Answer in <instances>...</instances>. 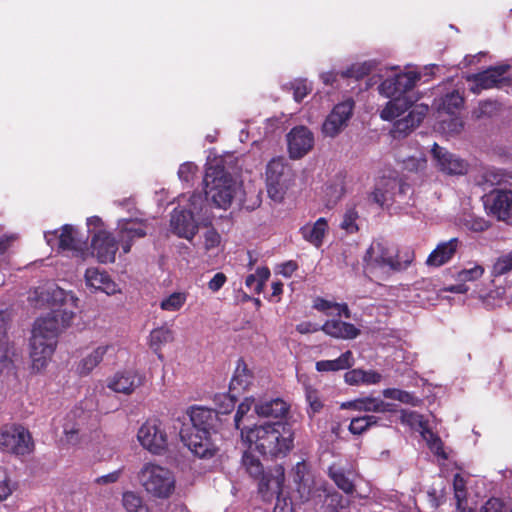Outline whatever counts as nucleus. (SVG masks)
Instances as JSON below:
<instances>
[{"label":"nucleus","mask_w":512,"mask_h":512,"mask_svg":"<svg viewBox=\"0 0 512 512\" xmlns=\"http://www.w3.org/2000/svg\"><path fill=\"white\" fill-rule=\"evenodd\" d=\"M53 301L60 302V307L51 314L36 320L30 339V357L33 370H43L57 344L61 329L70 326L78 312V298L72 292L55 288L52 291Z\"/></svg>","instance_id":"obj_1"},{"label":"nucleus","mask_w":512,"mask_h":512,"mask_svg":"<svg viewBox=\"0 0 512 512\" xmlns=\"http://www.w3.org/2000/svg\"><path fill=\"white\" fill-rule=\"evenodd\" d=\"M241 437L263 455L285 456L293 448L294 433L281 421L241 429Z\"/></svg>","instance_id":"obj_2"},{"label":"nucleus","mask_w":512,"mask_h":512,"mask_svg":"<svg viewBox=\"0 0 512 512\" xmlns=\"http://www.w3.org/2000/svg\"><path fill=\"white\" fill-rule=\"evenodd\" d=\"M205 195L220 209L227 210L236 202L242 204L244 191L238 182L221 164H209L203 179Z\"/></svg>","instance_id":"obj_3"},{"label":"nucleus","mask_w":512,"mask_h":512,"mask_svg":"<svg viewBox=\"0 0 512 512\" xmlns=\"http://www.w3.org/2000/svg\"><path fill=\"white\" fill-rule=\"evenodd\" d=\"M242 464L251 477L260 479L259 492L264 500H270L274 495L281 494L285 479L284 468L281 465H276L264 473L259 459L248 452L243 454Z\"/></svg>","instance_id":"obj_4"},{"label":"nucleus","mask_w":512,"mask_h":512,"mask_svg":"<svg viewBox=\"0 0 512 512\" xmlns=\"http://www.w3.org/2000/svg\"><path fill=\"white\" fill-rule=\"evenodd\" d=\"M138 480L144 490L151 496L166 499L175 490V476L168 468L145 463L138 472Z\"/></svg>","instance_id":"obj_5"},{"label":"nucleus","mask_w":512,"mask_h":512,"mask_svg":"<svg viewBox=\"0 0 512 512\" xmlns=\"http://www.w3.org/2000/svg\"><path fill=\"white\" fill-rule=\"evenodd\" d=\"M393 251L387 243L373 241L362 258L365 275L370 279H384L392 273L395 267Z\"/></svg>","instance_id":"obj_6"},{"label":"nucleus","mask_w":512,"mask_h":512,"mask_svg":"<svg viewBox=\"0 0 512 512\" xmlns=\"http://www.w3.org/2000/svg\"><path fill=\"white\" fill-rule=\"evenodd\" d=\"M266 185L269 197L280 202L293 181L292 170L285 165L284 158L276 157L266 167Z\"/></svg>","instance_id":"obj_7"},{"label":"nucleus","mask_w":512,"mask_h":512,"mask_svg":"<svg viewBox=\"0 0 512 512\" xmlns=\"http://www.w3.org/2000/svg\"><path fill=\"white\" fill-rule=\"evenodd\" d=\"M49 246L57 245L62 251H70L73 255L85 260L87 253V239L80 237L78 231L72 225L66 224L61 231H50L44 234Z\"/></svg>","instance_id":"obj_8"},{"label":"nucleus","mask_w":512,"mask_h":512,"mask_svg":"<svg viewBox=\"0 0 512 512\" xmlns=\"http://www.w3.org/2000/svg\"><path fill=\"white\" fill-rule=\"evenodd\" d=\"M411 194V187L398 178L382 179L371 196L375 203L381 207H389L394 203L404 204Z\"/></svg>","instance_id":"obj_9"},{"label":"nucleus","mask_w":512,"mask_h":512,"mask_svg":"<svg viewBox=\"0 0 512 512\" xmlns=\"http://www.w3.org/2000/svg\"><path fill=\"white\" fill-rule=\"evenodd\" d=\"M137 440L145 450L154 455H161L168 446V435L158 419L144 422L137 431Z\"/></svg>","instance_id":"obj_10"},{"label":"nucleus","mask_w":512,"mask_h":512,"mask_svg":"<svg viewBox=\"0 0 512 512\" xmlns=\"http://www.w3.org/2000/svg\"><path fill=\"white\" fill-rule=\"evenodd\" d=\"M354 105L351 98L336 104L322 124V133L330 138L338 136L348 126L353 116Z\"/></svg>","instance_id":"obj_11"},{"label":"nucleus","mask_w":512,"mask_h":512,"mask_svg":"<svg viewBox=\"0 0 512 512\" xmlns=\"http://www.w3.org/2000/svg\"><path fill=\"white\" fill-rule=\"evenodd\" d=\"M182 441L199 458H211L218 451V433L192 430Z\"/></svg>","instance_id":"obj_12"},{"label":"nucleus","mask_w":512,"mask_h":512,"mask_svg":"<svg viewBox=\"0 0 512 512\" xmlns=\"http://www.w3.org/2000/svg\"><path fill=\"white\" fill-rule=\"evenodd\" d=\"M148 222L140 218H122L117 223V235L122 252L131 251L134 241L147 235Z\"/></svg>","instance_id":"obj_13"},{"label":"nucleus","mask_w":512,"mask_h":512,"mask_svg":"<svg viewBox=\"0 0 512 512\" xmlns=\"http://www.w3.org/2000/svg\"><path fill=\"white\" fill-rule=\"evenodd\" d=\"M0 447L17 455H25L32 451L33 442L28 430L22 426H13L0 433Z\"/></svg>","instance_id":"obj_14"},{"label":"nucleus","mask_w":512,"mask_h":512,"mask_svg":"<svg viewBox=\"0 0 512 512\" xmlns=\"http://www.w3.org/2000/svg\"><path fill=\"white\" fill-rule=\"evenodd\" d=\"M419 79L420 74L414 71L396 73L382 81L378 86V92L386 98L405 96Z\"/></svg>","instance_id":"obj_15"},{"label":"nucleus","mask_w":512,"mask_h":512,"mask_svg":"<svg viewBox=\"0 0 512 512\" xmlns=\"http://www.w3.org/2000/svg\"><path fill=\"white\" fill-rule=\"evenodd\" d=\"M484 206L488 215L512 225V190H496L486 197Z\"/></svg>","instance_id":"obj_16"},{"label":"nucleus","mask_w":512,"mask_h":512,"mask_svg":"<svg viewBox=\"0 0 512 512\" xmlns=\"http://www.w3.org/2000/svg\"><path fill=\"white\" fill-rule=\"evenodd\" d=\"M118 247L119 241L106 230H99L91 237V255L102 264L115 261Z\"/></svg>","instance_id":"obj_17"},{"label":"nucleus","mask_w":512,"mask_h":512,"mask_svg":"<svg viewBox=\"0 0 512 512\" xmlns=\"http://www.w3.org/2000/svg\"><path fill=\"white\" fill-rule=\"evenodd\" d=\"M431 153L436 167L441 172L448 175H462L467 172L468 164L466 161L438 144L433 145Z\"/></svg>","instance_id":"obj_18"},{"label":"nucleus","mask_w":512,"mask_h":512,"mask_svg":"<svg viewBox=\"0 0 512 512\" xmlns=\"http://www.w3.org/2000/svg\"><path fill=\"white\" fill-rule=\"evenodd\" d=\"M288 152L291 158L299 159L314 145L312 132L304 126L294 127L287 135Z\"/></svg>","instance_id":"obj_19"},{"label":"nucleus","mask_w":512,"mask_h":512,"mask_svg":"<svg viewBox=\"0 0 512 512\" xmlns=\"http://www.w3.org/2000/svg\"><path fill=\"white\" fill-rule=\"evenodd\" d=\"M143 380L135 370L119 371L107 379V387L115 393L130 395L143 384Z\"/></svg>","instance_id":"obj_20"},{"label":"nucleus","mask_w":512,"mask_h":512,"mask_svg":"<svg viewBox=\"0 0 512 512\" xmlns=\"http://www.w3.org/2000/svg\"><path fill=\"white\" fill-rule=\"evenodd\" d=\"M170 225L179 237L191 240L196 235L198 226L202 224L186 209L175 208L171 214Z\"/></svg>","instance_id":"obj_21"},{"label":"nucleus","mask_w":512,"mask_h":512,"mask_svg":"<svg viewBox=\"0 0 512 512\" xmlns=\"http://www.w3.org/2000/svg\"><path fill=\"white\" fill-rule=\"evenodd\" d=\"M188 415L192 422V430L218 433L219 416L213 409L194 406L189 409Z\"/></svg>","instance_id":"obj_22"},{"label":"nucleus","mask_w":512,"mask_h":512,"mask_svg":"<svg viewBox=\"0 0 512 512\" xmlns=\"http://www.w3.org/2000/svg\"><path fill=\"white\" fill-rule=\"evenodd\" d=\"M460 241L458 238H451L448 241L440 242L429 254L426 264L430 267H440L448 263L455 255Z\"/></svg>","instance_id":"obj_23"},{"label":"nucleus","mask_w":512,"mask_h":512,"mask_svg":"<svg viewBox=\"0 0 512 512\" xmlns=\"http://www.w3.org/2000/svg\"><path fill=\"white\" fill-rule=\"evenodd\" d=\"M507 67L490 68L484 72L475 74L469 79H473L475 86L471 88L474 93H479L482 89L498 87L504 81V74Z\"/></svg>","instance_id":"obj_24"},{"label":"nucleus","mask_w":512,"mask_h":512,"mask_svg":"<svg viewBox=\"0 0 512 512\" xmlns=\"http://www.w3.org/2000/svg\"><path fill=\"white\" fill-rule=\"evenodd\" d=\"M86 286L107 295H112L117 292L116 284L111 280L109 275L98 268H88L85 272Z\"/></svg>","instance_id":"obj_25"},{"label":"nucleus","mask_w":512,"mask_h":512,"mask_svg":"<svg viewBox=\"0 0 512 512\" xmlns=\"http://www.w3.org/2000/svg\"><path fill=\"white\" fill-rule=\"evenodd\" d=\"M255 414L263 418L281 419L288 414L289 405L281 398L256 400Z\"/></svg>","instance_id":"obj_26"},{"label":"nucleus","mask_w":512,"mask_h":512,"mask_svg":"<svg viewBox=\"0 0 512 512\" xmlns=\"http://www.w3.org/2000/svg\"><path fill=\"white\" fill-rule=\"evenodd\" d=\"M321 331L330 337L343 340L355 339L360 334V330L353 324L339 319L326 321L321 325Z\"/></svg>","instance_id":"obj_27"},{"label":"nucleus","mask_w":512,"mask_h":512,"mask_svg":"<svg viewBox=\"0 0 512 512\" xmlns=\"http://www.w3.org/2000/svg\"><path fill=\"white\" fill-rule=\"evenodd\" d=\"M294 481L302 501H309L315 493V483L304 462H298L293 469Z\"/></svg>","instance_id":"obj_28"},{"label":"nucleus","mask_w":512,"mask_h":512,"mask_svg":"<svg viewBox=\"0 0 512 512\" xmlns=\"http://www.w3.org/2000/svg\"><path fill=\"white\" fill-rule=\"evenodd\" d=\"M115 347L111 344H102L84 356L77 364L76 371L80 376L89 375L104 359V356Z\"/></svg>","instance_id":"obj_29"},{"label":"nucleus","mask_w":512,"mask_h":512,"mask_svg":"<svg viewBox=\"0 0 512 512\" xmlns=\"http://www.w3.org/2000/svg\"><path fill=\"white\" fill-rule=\"evenodd\" d=\"M328 232L326 218L320 217L314 223H306L300 228L303 239L316 248H320Z\"/></svg>","instance_id":"obj_30"},{"label":"nucleus","mask_w":512,"mask_h":512,"mask_svg":"<svg viewBox=\"0 0 512 512\" xmlns=\"http://www.w3.org/2000/svg\"><path fill=\"white\" fill-rule=\"evenodd\" d=\"M207 197L200 193H193L189 198L188 209L186 210L202 225H209L213 215L210 205L207 203Z\"/></svg>","instance_id":"obj_31"},{"label":"nucleus","mask_w":512,"mask_h":512,"mask_svg":"<svg viewBox=\"0 0 512 512\" xmlns=\"http://www.w3.org/2000/svg\"><path fill=\"white\" fill-rule=\"evenodd\" d=\"M429 111L428 104L415 105L409 114L396 121L394 124V132L399 134H407L410 130L418 126Z\"/></svg>","instance_id":"obj_32"},{"label":"nucleus","mask_w":512,"mask_h":512,"mask_svg":"<svg viewBox=\"0 0 512 512\" xmlns=\"http://www.w3.org/2000/svg\"><path fill=\"white\" fill-rule=\"evenodd\" d=\"M81 414H83V412L78 410L67 414L63 424V437L61 439L63 442L70 445H76L80 442L81 426L83 424Z\"/></svg>","instance_id":"obj_33"},{"label":"nucleus","mask_w":512,"mask_h":512,"mask_svg":"<svg viewBox=\"0 0 512 512\" xmlns=\"http://www.w3.org/2000/svg\"><path fill=\"white\" fill-rule=\"evenodd\" d=\"M389 99L380 112L381 119L385 121H392L398 118L413 105V101L407 95Z\"/></svg>","instance_id":"obj_34"},{"label":"nucleus","mask_w":512,"mask_h":512,"mask_svg":"<svg viewBox=\"0 0 512 512\" xmlns=\"http://www.w3.org/2000/svg\"><path fill=\"white\" fill-rule=\"evenodd\" d=\"M354 364V355L352 351L347 350L336 359L317 361L315 368L318 372H336L350 369Z\"/></svg>","instance_id":"obj_35"},{"label":"nucleus","mask_w":512,"mask_h":512,"mask_svg":"<svg viewBox=\"0 0 512 512\" xmlns=\"http://www.w3.org/2000/svg\"><path fill=\"white\" fill-rule=\"evenodd\" d=\"M382 374L375 370L352 369L345 373V382L349 385H375L382 381Z\"/></svg>","instance_id":"obj_36"},{"label":"nucleus","mask_w":512,"mask_h":512,"mask_svg":"<svg viewBox=\"0 0 512 512\" xmlns=\"http://www.w3.org/2000/svg\"><path fill=\"white\" fill-rule=\"evenodd\" d=\"M174 331L167 325H163L153 329L149 335V346L150 348L158 353L159 358H162L160 353L162 347L168 343L173 342Z\"/></svg>","instance_id":"obj_37"},{"label":"nucleus","mask_w":512,"mask_h":512,"mask_svg":"<svg viewBox=\"0 0 512 512\" xmlns=\"http://www.w3.org/2000/svg\"><path fill=\"white\" fill-rule=\"evenodd\" d=\"M252 378V373L248 369L247 364L244 360L239 359L237 361L233 377L230 381V391L247 389L252 383Z\"/></svg>","instance_id":"obj_38"},{"label":"nucleus","mask_w":512,"mask_h":512,"mask_svg":"<svg viewBox=\"0 0 512 512\" xmlns=\"http://www.w3.org/2000/svg\"><path fill=\"white\" fill-rule=\"evenodd\" d=\"M313 307L318 311L325 312L328 315L336 314L337 316H344L350 318V310L347 304L335 303L332 301L325 300L323 298H317L314 301Z\"/></svg>","instance_id":"obj_39"},{"label":"nucleus","mask_w":512,"mask_h":512,"mask_svg":"<svg viewBox=\"0 0 512 512\" xmlns=\"http://www.w3.org/2000/svg\"><path fill=\"white\" fill-rule=\"evenodd\" d=\"M122 505L127 512H151L143 498L134 491L123 493Z\"/></svg>","instance_id":"obj_40"},{"label":"nucleus","mask_w":512,"mask_h":512,"mask_svg":"<svg viewBox=\"0 0 512 512\" xmlns=\"http://www.w3.org/2000/svg\"><path fill=\"white\" fill-rule=\"evenodd\" d=\"M463 97L459 92L453 91L440 99L438 110L454 115L463 105Z\"/></svg>","instance_id":"obj_41"},{"label":"nucleus","mask_w":512,"mask_h":512,"mask_svg":"<svg viewBox=\"0 0 512 512\" xmlns=\"http://www.w3.org/2000/svg\"><path fill=\"white\" fill-rule=\"evenodd\" d=\"M512 272V250L495 258L491 267V276L500 277Z\"/></svg>","instance_id":"obj_42"},{"label":"nucleus","mask_w":512,"mask_h":512,"mask_svg":"<svg viewBox=\"0 0 512 512\" xmlns=\"http://www.w3.org/2000/svg\"><path fill=\"white\" fill-rule=\"evenodd\" d=\"M454 498L456 500L457 512H465L467 508L466 482L462 476L456 474L453 480Z\"/></svg>","instance_id":"obj_43"},{"label":"nucleus","mask_w":512,"mask_h":512,"mask_svg":"<svg viewBox=\"0 0 512 512\" xmlns=\"http://www.w3.org/2000/svg\"><path fill=\"white\" fill-rule=\"evenodd\" d=\"M186 300V293L173 292L172 294L168 295L167 297H164L161 300L160 308L168 312H177L184 306Z\"/></svg>","instance_id":"obj_44"},{"label":"nucleus","mask_w":512,"mask_h":512,"mask_svg":"<svg viewBox=\"0 0 512 512\" xmlns=\"http://www.w3.org/2000/svg\"><path fill=\"white\" fill-rule=\"evenodd\" d=\"M329 476L343 492L349 494L354 491L352 480L340 468L331 466L329 468Z\"/></svg>","instance_id":"obj_45"},{"label":"nucleus","mask_w":512,"mask_h":512,"mask_svg":"<svg viewBox=\"0 0 512 512\" xmlns=\"http://www.w3.org/2000/svg\"><path fill=\"white\" fill-rule=\"evenodd\" d=\"M358 411L365 412H386L390 411V404L385 403L379 398L366 397L358 399Z\"/></svg>","instance_id":"obj_46"},{"label":"nucleus","mask_w":512,"mask_h":512,"mask_svg":"<svg viewBox=\"0 0 512 512\" xmlns=\"http://www.w3.org/2000/svg\"><path fill=\"white\" fill-rule=\"evenodd\" d=\"M485 272V268L477 263L469 264V266L460 270L456 275V280L458 282H473L478 280L483 276Z\"/></svg>","instance_id":"obj_47"},{"label":"nucleus","mask_w":512,"mask_h":512,"mask_svg":"<svg viewBox=\"0 0 512 512\" xmlns=\"http://www.w3.org/2000/svg\"><path fill=\"white\" fill-rule=\"evenodd\" d=\"M400 419L403 424L408 425L414 430L420 431L421 434L423 429H428L423 416L415 411L402 410Z\"/></svg>","instance_id":"obj_48"},{"label":"nucleus","mask_w":512,"mask_h":512,"mask_svg":"<svg viewBox=\"0 0 512 512\" xmlns=\"http://www.w3.org/2000/svg\"><path fill=\"white\" fill-rule=\"evenodd\" d=\"M375 67L374 61L353 64L351 67L341 72L342 77H351L360 79L369 74Z\"/></svg>","instance_id":"obj_49"},{"label":"nucleus","mask_w":512,"mask_h":512,"mask_svg":"<svg viewBox=\"0 0 512 512\" xmlns=\"http://www.w3.org/2000/svg\"><path fill=\"white\" fill-rule=\"evenodd\" d=\"M477 512H512V503L492 497L481 505Z\"/></svg>","instance_id":"obj_50"},{"label":"nucleus","mask_w":512,"mask_h":512,"mask_svg":"<svg viewBox=\"0 0 512 512\" xmlns=\"http://www.w3.org/2000/svg\"><path fill=\"white\" fill-rule=\"evenodd\" d=\"M422 437L426 441L428 447L430 450L437 455L438 457H441L443 459H446L447 456L443 450V444L441 439L435 435L432 431L429 429H423L422 430Z\"/></svg>","instance_id":"obj_51"},{"label":"nucleus","mask_w":512,"mask_h":512,"mask_svg":"<svg viewBox=\"0 0 512 512\" xmlns=\"http://www.w3.org/2000/svg\"><path fill=\"white\" fill-rule=\"evenodd\" d=\"M16 489V483L11 479L8 471L0 467V501L6 500Z\"/></svg>","instance_id":"obj_52"},{"label":"nucleus","mask_w":512,"mask_h":512,"mask_svg":"<svg viewBox=\"0 0 512 512\" xmlns=\"http://www.w3.org/2000/svg\"><path fill=\"white\" fill-rule=\"evenodd\" d=\"M377 423V418L375 416H363L353 418L349 425V431L352 434L359 435L366 431L370 426L375 425Z\"/></svg>","instance_id":"obj_53"},{"label":"nucleus","mask_w":512,"mask_h":512,"mask_svg":"<svg viewBox=\"0 0 512 512\" xmlns=\"http://www.w3.org/2000/svg\"><path fill=\"white\" fill-rule=\"evenodd\" d=\"M414 260V252L406 249L398 254L393 251V272H398L407 269Z\"/></svg>","instance_id":"obj_54"},{"label":"nucleus","mask_w":512,"mask_h":512,"mask_svg":"<svg viewBox=\"0 0 512 512\" xmlns=\"http://www.w3.org/2000/svg\"><path fill=\"white\" fill-rule=\"evenodd\" d=\"M357 219L358 213L355 210V208H348L343 215V219L340 223V228L350 234L356 232L358 230V226L356 223Z\"/></svg>","instance_id":"obj_55"},{"label":"nucleus","mask_w":512,"mask_h":512,"mask_svg":"<svg viewBox=\"0 0 512 512\" xmlns=\"http://www.w3.org/2000/svg\"><path fill=\"white\" fill-rule=\"evenodd\" d=\"M463 225L474 232H483L490 227V222L483 217L468 215L463 219Z\"/></svg>","instance_id":"obj_56"},{"label":"nucleus","mask_w":512,"mask_h":512,"mask_svg":"<svg viewBox=\"0 0 512 512\" xmlns=\"http://www.w3.org/2000/svg\"><path fill=\"white\" fill-rule=\"evenodd\" d=\"M257 403L256 399L253 397L245 398L238 406L237 412L234 416V424L237 429H240V423L243 418L248 414V412L255 408V404Z\"/></svg>","instance_id":"obj_57"},{"label":"nucleus","mask_w":512,"mask_h":512,"mask_svg":"<svg viewBox=\"0 0 512 512\" xmlns=\"http://www.w3.org/2000/svg\"><path fill=\"white\" fill-rule=\"evenodd\" d=\"M290 86L293 90V97L297 102L304 99L311 91V86L303 79H297L291 82Z\"/></svg>","instance_id":"obj_58"},{"label":"nucleus","mask_w":512,"mask_h":512,"mask_svg":"<svg viewBox=\"0 0 512 512\" xmlns=\"http://www.w3.org/2000/svg\"><path fill=\"white\" fill-rule=\"evenodd\" d=\"M345 193L344 185L341 180L337 181L334 184H331L326 189V196L328 197V202L330 204L337 203Z\"/></svg>","instance_id":"obj_59"},{"label":"nucleus","mask_w":512,"mask_h":512,"mask_svg":"<svg viewBox=\"0 0 512 512\" xmlns=\"http://www.w3.org/2000/svg\"><path fill=\"white\" fill-rule=\"evenodd\" d=\"M221 244V236L215 229H209L204 233V248L211 251L218 248Z\"/></svg>","instance_id":"obj_60"},{"label":"nucleus","mask_w":512,"mask_h":512,"mask_svg":"<svg viewBox=\"0 0 512 512\" xmlns=\"http://www.w3.org/2000/svg\"><path fill=\"white\" fill-rule=\"evenodd\" d=\"M123 474V468H119L115 471H112L106 475L99 476L95 478L93 484L97 486H109L111 484L116 483Z\"/></svg>","instance_id":"obj_61"},{"label":"nucleus","mask_w":512,"mask_h":512,"mask_svg":"<svg viewBox=\"0 0 512 512\" xmlns=\"http://www.w3.org/2000/svg\"><path fill=\"white\" fill-rule=\"evenodd\" d=\"M197 172V166L192 162H186L180 165L178 170V177L181 181L190 182L193 180Z\"/></svg>","instance_id":"obj_62"},{"label":"nucleus","mask_w":512,"mask_h":512,"mask_svg":"<svg viewBox=\"0 0 512 512\" xmlns=\"http://www.w3.org/2000/svg\"><path fill=\"white\" fill-rule=\"evenodd\" d=\"M342 496L339 493H331L326 496V506L324 512H338L342 508Z\"/></svg>","instance_id":"obj_63"},{"label":"nucleus","mask_w":512,"mask_h":512,"mask_svg":"<svg viewBox=\"0 0 512 512\" xmlns=\"http://www.w3.org/2000/svg\"><path fill=\"white\" fill-rule=\"evenodd\" d=\"M226 280H227V278H226L225 274L222 272H218L208 282V288L213 292H217L218 290H220L223 287Z\"/></svg>","instance_id":"obj_64"}]
</instances>
